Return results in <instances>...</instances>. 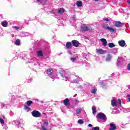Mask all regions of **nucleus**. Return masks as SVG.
I'll use <instances>...</instances> for the list:
<instances>
[{"mask_svg": "<svg viewBox=\"0 0 130 130\" xmlns=\"http://www.w3.org/2000/svg\"><path fill=\"white\" fill-rule=\"evenodd\" d=\"M97 118L99 119H101L102 120H103V121L105 122L106 120H107V117H106V115L104 114L103 113H99L97 115H96Z\"/></svg>", "mask_w": 130, "mask_h": 130, "instance_id": "nucleus-1", "label": "nucleus"}, {"mask_svg": "<svg viewBox=\"0 0 130 130\" xmlns=\"http://www.w3.org/2000/svg\"><path fill=\"white\" fill-rule=\"evenodd\" d=\"M81 31L83 32H86V31H93V28L91 27H88L86 24H83L81 27Z\"/></svg>", "mask_w": 130, "mask_h": 130, "instance_id": "nucleus-2", "label": "nucleus"}, {"mask_svg": "<svg viewBox=\"0 0 130 130\" xmlns=\"http://www.w3.org/2000/svg\"><path fill=\"white\" fill-rule=\"evenodd\" d=\"M31 115L34 117H40L41 116V113L38 111L34 110L31 112Z\"/></svg>", "mask_w": 130, "mask_h": 130, "instance_id": "nucleus-3", "label": "nucleus"}, {"mask_svg": "<svg viewBox=\"0 0 130 130\" xmlns=\"http://www.w3.org/2000/svg\"><path fill=\"white\" fill-rule=\"evenodd\" d=\"M114 24L116 27H117L118 28H120V27H122V26L124 25V24L121 23L120 21H115Z\"/></svg>", "mask_w": 130, "mask_h": 130, "instance_id": "nucleus-4", "label": "nucleus"}, {"mask_svg": "<svg viewBox=\"0 0 130 130\" xmlns=\"http://www.w3.org/2000/svg\"><path fill=\"white\" fill-rule=\"evenodd\" d=\"M72 43L73 45V46H75V47H78V46L80 45V43L78 42L77 40H73L72 41Z\"/></svg>", "mask_w": 130, "mask_h": 130, "instance_id": "nucleus-5", "label": "nucleus"}, {"mask_svg": "<svg viewBox=\"0 0 130 130\" xmlns=\"http://www.w3.org/2000/svg\"><path fill=\"white\" fill-rule=\"evenodd\" d=\"M118 44L121 47H124L125 45V41L124 40L119 41Z\"/></svg>", "mask_w": 130, "mask_h": 130, "instance_id": "nucleus-6", "label": "nucleus"}, {"mask_svg": "<svg viewBox=\"0 0 130 130\" xmlns=\"http://www.w3.org/2000/svg\"><path fill=\"white\" fill-rule=\"evenodd\" d=\"M110 130H115L116 129V125L113 123H111L110 124Z\"/></svg>", "mask_w": 130, "mask_h": 130, "instance_id": "nucleus-7", "label": "nucleus"}, {"mask_svg": "<svg viewBox=\"0 0 130 130\" xmlns=\"http://www.w3.org/2000/svg\"><path fill=\"white\" fill-rule=\"evenodd\" d=\"M96 52L97 53H100V54H104V53H105V51L103 50L102 49H97Z\"/></svg>", "mask_w": 130, "mask_h": 130, "instance_id": "nucleus-8", "label": "nucleus"}, {"mask_svg": "<svg viewBox=\"0 0 130 130\" xmlns=\"http://www.w3.org/2000/svg\"><path fill=\"white\" fill-rule=\"evenodd\" d=\"M63 103L65 106H69L70 105V100H69L68 99H66L63 101Z\"/></svg>", "mask_w": 130, "mask_h": 130, "instance_id": "nucleus-9", "label": "nucleus"}, {"mask_svg": "<svg viewBox=\"0 0 130 130\" xmlns=\"http://www.w3.org/2000/svg\"><path fill=\"white\" fill-rule=\"evenodd\" d=\"M111 105L113 107H115V106H117V103L115 101V100H112L111 101Z\"/></svg>", "mask_w": 130, "mask_h": 130, "instance_id": "nucleus-10", "label": "nucleus"}, {"mask_svg": "<svg viewBox=\"0 0 130 130\" xmlns=\"http://www.w3.org/2000/svg\"><path fill=\"white\" fill-rule=\"evenodd\" d=\"M101 41H102V42L103 43V46H106V45H107V41H106V39H101Z\"/></svg>", "mask_w": 130, "mask_h": 130, "instance_id": "nucleus-11", "label": "nucleus"}, {"mask_svg": "<svg viewBox=\"0 0 130 130\" xmlns=\"http://www.w3.org/2000/svg\"><path fill=\"white\" fill-rule=\"evenodd\" d=\"M66 48L69 49V48H72V43L68 42L66 44Z\"/></svg>", "mask_w": 130, "mask_h": 130, "instance_id": "nucleus-12", "label": "nucleus"}, {"mask_svg": "<svg viewBox=\"0 0 130 130\" xmlns=\"http://www.w3.org/2000/svg\"><path fill=\"white\" fill-rule=\"evenodd\" d=\"M47 73L48 75L51 76V75L52 74V73H53V71H52V69H49L47 70Z\"/></svg>", "mask_w": 130, "mask_h": 130, "instance_id": "nucleus-13", "label": "nucleus"}, {"mask_svg": "<svg viewBox=\"0 0 130 130\" xmlns=\"http://www.w3.org/2000/svg\"><path fill=\"white\" fill-rule=\"evenodd\" d=\"M112 56L111 54H108V56H107V58L106 59V60L107 61H110V60H111V58H112Z\"/></svg>", "mask_w": 130, "mask_h": 130, "instance_id": "nucleus-14", "label": "nucleus"}, {"mask_svg": "<svg viewBox=\"0 0 130 130\" xmlns=\"http://www.w3.org/2000/svg\"><path fill=\"white\" fill-rule=\"evenodd\" d=\"M102 26L103 28H104V29H105L106 30H107L108 28H109V25L105 23L103 24Z\"/></svg>", "mask_w": 130, "mask_h": 130, "instance_id": "nucleus-15", "label": "nucleus"}, {"mask_svg": "<svg viewBox=\"0 0 130 130\" xmlns=\"http://www.w3.org/2000/svg\"><path fill=\"white\" fill-rule=\"evenodd\" d=\"M76 5L77 7H82L83 3H82V1H79L77 2Z\"/></svg>", "mask_w": 130, "mask_h": 130, "instance_id": "nucleus-16", "label": "nucleus"}, {"mask_svg": "<svg viewBox=\"0 0 130 130\" xmlns=\"http://www.w3.org/2000/svg\"><path fill=\"white\" fill-rule=\"evenodd\" d=\"M2 25L3 27H7L8 26V22L6 21H4L2 23Z\"/></svg>", "mask_w": 130, "mask_h": 130, "instance_id": "nucleus-17", "label": "nucleus"}, {"mask_svg": "<svg viewBox=\"0 0 130 130\" xmlns=\"http://www.w3.org/2000/svg\"><path fill=\"white\" fill-rule=\"evenodd\" d=\"M92 113L94 115L96 114V112H97V110H96V107L93 106L92 107Z\"/></svg>", "mask_w": 130, "mask_h": 130, "instance_id": "nucleus-18", "label": "nucleus"}, {"mask_svg": "<svg viewBox=\"0 0 130 130\" xmlns=\"http://www.w3.org/2000/svg\"><path fill=\"white\" fill-rule=\"evenodd\" d=\"M37 53H38V56L39 57L43 56V53H42V51H38Z\"/></svg>", "mask_w": 130, "mask_h": 130, "instance_id": "nucleus-19", "label": "nucleus"}, {"mask_svg": "<svg viewBox=\"0 0 130 130\" xmlns=\"http://www.w3.org/2000/svg\"><path fill=\"white\" fill-rule=\"evenodd\" d=\"M76 112L77 114H81V112H82V109L81 108L77 109Z\"/></svg>", "mask_w": 130, "mask_h": 130, "instance_id": "nucleus-20", "label": "nucleus"}, {"mask_svg": "<svg viewBox=\"0 0 130 130\" xmlns=\"http://www.w3.org/2000/svg\"><path fill=\"white\" fill-rule=\"evenodd\" d=\"M108 45H109V47H110V48H112L115 47V45H114L113 43H109Z\"/></svg>", "mask_w": 130, "mask_h": 130, "instance_id": "nucleus-21", "label": "nucleus"}, {"mask_svg": "<svg viewBox=\"0 0 130 130\" xmlns=\"http://www.w3.org/2000/svg\"><path fill=\"white\" fill-rule=\"evenodd\" d=\"M58 12L59 14H62V13L64 12V9H63V8H60L58 9Z\"/></svg>", "mask_w": 130, "mask_h": 130, "instance_id": "nucleus-22", "label": "nucleus"}, {"mask_svg": "<svg viewBox=\"0 0 130 130\" xmlns=\"http://www.w3.org/2000/svg\"><path fill=\"white\" fill-rule=\"evenodd\" d=\"M107 30H109V31H110V32H115V29H113V28L112 27H108V28L107 29Z\"/></svg>", "mask_w": 130, "mask_h": 130, "instance_id": "nucleus-23", "label": "nucleus"}, {"mask_svg": "<svg viewBox=\"0 0 130 130\" xmlns=\"http://www.w3.org/2000/svg\"><path fill=\"white\" fill-rule=\"evenodd\" d=\"M32 103H33V102H32V101H27L26 102V105H27V106H30V105H31Z\"/></svg>", "mask_w": 130, "mask_h": 130, "instance_id": "nucleus-24", "label": "nucleus"}, {"mask_svg": "<svg viewBox=\"0 0 130 130\" xmlns=\"http://www.w3.org/2000/svg\"><path fill=\"white\" fill-rule=\"evenodd\" d=\"M43 124H44V125L47 126L48 125V121L47 120H44Z\"/></svg>", "mask_w": 130, "mask_h": 130, "instance_id": "nucleus-25", "label": "nucleus"}, {"mask_svg": "<svg viewBox=\"0 0 130 130\" xmlns=\"http://www.w3.org/2000/svg\"><path fill=\"white\" fill-rule=\"evenodd\" d=\"M15 45H20V40L19 39H17L15 42Z\"/></svg>", "mask_w": 130, "mask_h": 130, "instance_id": "nucleus-26", "label": "nucleus"}, {"mask_svg": "<svg viewBox=\"0 0 130 130\" xmlns=\"http://www.w3.org/2000/svg\"><path fill=\"white\" fill-rule=\"evenodd\" d=\"M78 123H79L80 124H83V123H84V121H83V120L82 119H79L78 121Z\"/></svg>", "mask_w": 130, "mask_h": 130, "instance_id": "nucleus-27", "label": "nucleus"}, {"mask_svg": "<svg viewBox=\"0 0 130 130\" xmlns=\"http://www.w3.org/2000/svg\"><path fill=\"white\" fill-rule=\"evenodd\" d=\"M0 122L1 124H4V123H5V120H4L2 118H0Z\"/></svg>", "mask_w": 130, "mask_h": 130, "instance_id": "nucleus-28", "label": "nucleus"}, {"mask_svg": "<svg viewBox=\"0 0 130 130\" xmlns=\"http://www.w3.org/2000/svg\"><path fill=\"white\" fill-rule=\"evenodd\" d=\"M24 109H25V110H28V111H29V110H30V107H29L27 106H25L24 107Z\"/></svg>", "mask_w": 130, "mask_h": 130, "instance_id": "nucleus-29", "label": "nucleus"}, {"mask_svg": "<svg viewBox=\"0 0 130 130\" xmlns=\"http://www.w3.org/2000/svg\"><path fill=\"white\" fill-rule=\"evenodd\" d=\"M100 128H99V127L98 126L93 127L92 129V130H100Z\"/></svg>", "mask_w": 130, "mask_h": 130, "instance_id": "nucleus-30", "label": "nucleus"}, {"mask_svg": "<svg viewBox=\"0 0 130 130\" xmlns=\"http://www.w3.org/2000/svg\"><path fill=\"white\" fill-rule=\"evenodd\" d=\"M97 91V89H93L91 90V93H92V94H95L96 93V91Z\"/></svg>", "mask_w": 130, "mask_h": 130, "instance_id": "nucleus-31", "label": "nucleus"}, {"mask_svg": "<svg viewBox=\"0 0 130 130\" xmlns=\"http://www.w3.org/2000/svg\"><path fill=\"white\" fill-rule=\"evenodd\" d=\"M117 104H119L120 106H121V101L118 100V102H117Z\"/></svg>", "mask_w": 130, "mask_h": 130, "instance_id": "nucleus-32", "label": "nucleus"}, {"mask_svg": "<svg viewBox=\"0 0 130 130\" xmlns=\"http://www.w3.org/2000/svg\"><path fill=\"white\" fill-rule=\"evenodd\" d=\"M127 69L128 71H130V63L127 64Z\"/></svg>", "mask_w": 130, "mask_h": 130, "instance_id": "nucleus-33", "label": "nucleus"}, {"mask_svg": "<svg viewBox=\"0 0 130 130\" xmlns=\"http://www.w3.org/2000/svg\"><path fill=\"white\" fill-rule=\"evenodd\" d=\"M76 59H77L76 58H71V60L72 61H75V60H76Z\"/></svg>", "mask_w": 130, "mask_h": 130, "instance_id": "nucleus-34", "label": "nucleus"}, {"mask_svg": "<svg viewBox=\"0 0 130 130\" xmlns=\"http://www.w3.org/2000/svg\"><path fill=\"white\" fill-rule=\"evenodd\" d=\"M13 28H15V29H16V30H18V29H20V27L18 26H13Z\"/></svg>", "mask_w": 130, "mask_h": 130, "instance_id": "nucleus-35", "label": "nucleus"}, {"mask_svg": "<svg viewBox=\"0 0 130 130\" xmlns=\"http://www.w3.org/2000/svg\"><path fill=\"white\" fill-rule=\"evenodd\" d=\"M42 128L43 130H46V128H45L43 125L42 126Z\"/></svg>", "mask_w": 130, "mask_h": 130, "instance_id": "nucleus-36", "label": "nucleus"}, {"mask_svg": "<svg viewBox=\"0 0 130 130\" xmlns=\"http://www.w3.org/2000/svg\"><path fill=\"white\" fill-rule=\"evenodd\" d=\"M68 53H69V54H72V52H71V51H68Z\"/></svg>", "mask_w": 130, "mask_h": 130, "instance_id": "nucleus-37", "label": "nucleus"}, {"mask_svg": "<svg viewBox=\"0 0 130 130\" xmlns=\"http://www.w3.org/2000/svg\"><path fill=\"white\" fill-rule=\"evenodd\" d=\"M88 126H89V127H92V124H88Z\"/></svg>", "mask_w": 130, "mask_h": 130, "instance_id": "nucleus-38", "label": "nucleus"}, {"mask_svg": "<svg viewBox=\"0 0 130 130\" xmlns=\"http://www.w3.org/2000/svg\"><path fill=\"white\" fill-rule=\"evenodd\" d=\"M104 21H109V19H108V18H106L104 19Z\"/></svg>", "mask_w": 130, "mask_h": 130, "instance_id": "nucleus-39", "label": "nucleus"}, {"mask_svg": "<svg viewBox=\"0 0 130 130\" xmlns=\"http://www.w3.org/2000/svg\"><path fill=\"white\" fill-rule=\"evenodd\" d=\"M127 3H128V4H130V1L129 0H127Z\"/></svg>", "mask_w": 130, "mask_h": 130, "instance_id": "nucleus-40", "label": "nucleus"}, {"mask_svg": "<svg viewBox=\"0 0 130 130\" xmlns=\"http://www.w3.org/2000/svg\"><path fill=\"white\" fill-rule=\"evenodd\" d=\"M17 123H18V124H20V121H17Z\"/></svg>", "mask_w": 130, "mask_h": 130, "instance_id": "nucleus-41", "label": "nucleus"}, {"mask_svg": "<svg viewBox=\"0 0 130 130\" xmlns=\"http://www.w3.org/2000/svg\"><path fill=\"white\" fill-rule=\"evenodd\" d=\"M50 78H52V79H53V76L52 75H51Z\"/></svg>", "mask_w": 130, "mask_h": 130, "instance_id": "nucleus-42", "label": "nucleus"}, {"mask_svg": "<svg viewBox=\"0 0 130 130\" xmlns=\"http://www.w3.org/2000/svg\"><path fill=\"white\" fill-rule=\"evenodd\" d=\"M74 82H75V83H78V81L77 80L74 81Z\"/></svg>", "mask_w": 130, "mask_h": 130, "instance_id": "nucleus-43", "label": "nucleus"}, {"mask_svg": "<svg viewBox=\"0 0 130 130\" xmlns=\"http://www.w3.org/2000/svg\"><path fill=\"white\" fill-rule=\"evenodd\" d=\"M37 2H41V0H37Z\"/></svg>", "mask_w": 130, "mask_h": 130, "instance_id": "nucleus-44", "label": "nucleus"}, {"mask_svg": "<svg viewBox=\"0 0 130 130\" xmlns=\"http://www.w3.org/2000/svg\"><path fill=\"white\" fill-rule=\"evenodd\" d=\"M3 118H4V119H5V118H6V117L3 116Z\"/></svg>", "mask_w": 130, "mask_h": 130, "instance_id": "nucleus-45", "label": "nucleus"}, {"mask_svg": "<svg viewBox=\"0 0 130 130\" xmlns=\"http://www.w3.org/2000/svg\"><path fill=\"white\" fill-rule=\"evenodd\" d=\"M129 102H130V98L128 99Z\"/></svg>", "mask_w": 130, "mask_h": 130, "instance_id": "nucleus-46", "label": "nucleus"}, {"mask_svg": "<svg viewBox=\"0 0 130 130\" xmlns=\"http://www.w3.org/2000/svg\"><path fill=\"white\" fill-rule=\"evenodd\" d=\"M61 76L63 77V75H61Z\"/></svg>", "mask_w": 130, "mask_h": 130, "instance_id": "nucleus-47", "label": "nucleus"}]
</instances>
